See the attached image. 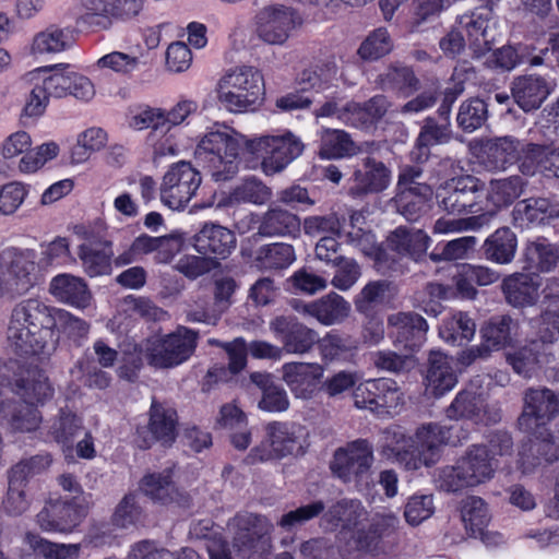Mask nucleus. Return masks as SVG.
<instances>
[{
  "mask_svg": "<svg viewBox=\"0 0 559 559\" xmlns=\"http://www.w3.org/2000/svg\"><path fill=\"white\" fill-rule=\"evenodd\" d=\"M11 390L21 401L0 402V420L5 419L14 432L35 431L43 420L38 406L51 400L55 392L46 372L37 365H20Z\"/></svg>",
  "mask_w": 559,
  "mask_h": 559,
  "instance_id": "nucleus-1",
  "label": "nucleus"
},
{
  "mask_svg": "<svg viewBox=\"0 0 559 559\" xmlns=\"http://www.w3.org/2000/svg\"><path fill=\"white\" fill-rule=\"evenodd\" d=\"M216 93L218 102L230 112L254 111L264 99V79L254 67H236L218 80Z\"/></svg>",
  "mask_w": 559,
  "mask_h": 559,
  "instance_id": "nucleus-2",
  "label": "nucleus"
},
{
  "mask_svg": "<svg viewBox=\"0 0 559 559\" xmlns=\"http://www.w3.org/2000/svg\"><path fill=\"white\" fill-rule=\"evenodd\" d=\"M243 138L233 130L206 133L195 148V159L209 169L216 181H226L238 171Z\"/></svg>",
  "mask_w": 559,
  "mask_h": 559,
  "instance_id": "nucleus-3",
  "label": "nucleus"
},
{
  "mask_svg": "<svg viewBox=\"0 0 559 559\" xmlns=\"http://www.w3.org/2000/svg\"><path fill=\"white\" fill-rule=\"evenodd\" d=\"M484 198L485 182L471 175L453 177L442 183L436 192L439 207L455 215L483 211Z\"/></svg>",
  "mask_w": 559,
  "mask_h": 559,
  "instance_id": "nucleus-4",
  "label": "nucleus"
},
{
  "mask_svg": "<svg viewBox=\"0 0 559 559\" xmlns=\"http://www.w3.org/2000/svg\"><path fill=\"white\" fill-rule=\"evenodd\" d=\"M148 421L135 428L133 442L140 450H150L155 443L170 448L178 437L179 416L177 409L155 397L148 409Z\"/></svg>",
  "mask_w": 559,
  "mask_h": 559,
  "instance_id": "nucleus-5",
  "label": "nucleus"
},
{
  "mask_svg": "<svg viewBox=\"0 0 559 559\" xmlns=\"http://www.w3.org/2000/svg\"><path fill=\"white\" fill-rule=\"evenodd\" d=\"M373 463V448L367 439H356L338 448L330 463L332 474L345 484L368 485Z\"/></svg>",
  "mask_w": 559,
  "mask_h": 559,
  "instance_id": "nucleus-6",
  "label": "nucleus"
},
{
  "mask_svg": "<svg viewBox=\"0 0 559 559\" xmlns=\"http://www.w3.org/2000/svg\"><path fill=\"white\" fill-rule=\"evenodd\" d=\"M145 0H81L78 23L91 32L108 31L114 22H129L143 11Z\"/></svg>",
  "mask_w": 559,
  "mask_h": 559,
  "instance_id": "nucleus-7",
  "label": "nucleus"
},
{
  "mask_svg": "<svg viewBox=\"0 0 559 559\" xmlns=\"http://www.w3.org/2000/svg\"><path fill=\"white\" fill-rule=\"evenodd\" d=\"M35 258L29 249L10 247L0 252V297L13 298L33 286Z\"/></svg>",
  "mask_w": 559,
  "mask_h": 559,
  "instance_id": "nucleus-8",
  "label": "nucleus"
},
{
  "mask_svg": "<svg viewBox=\"0 0 559 559\" xmlns=\"http://www.w3.org/2000/svg\"><path fill=\"white\" fill-rule=\"evenodd\" d=\"M556 331L542 322L538 335L528 340L523 346L507 354V361L515 373L532 378L534 373L555 359L554 344Z\"/></svg>",
  "mask_w": 559,
  "mask_h": 559,
  "instance_id": "nucleus-9",
  "label": "nucleus"
},
{
  "mask_svg": "<svg viewBox=\"0 0 559 559\" xmlns=\"http://www.w3.org/2000/svg\"><path fill=\"white\" fill-rule=\"evenodd\" d=\"M523 409L518 426L524 433H544L559 415V393L548 388H528L524 392Z\"/></svg>",
  "mask_w": 559,
  "mask_h": 559,
  "instance_id": "nucleus-10",
  "label": "nucleus"
},
{
  "mask_svg": "<svg viewBox=\"0 0 559 559\" xmlns=\"http://www.w3.org/2000/svg\"><path fill=\"white\" fill-rule=\"evenodd\" d=\"M198 345V333L182 328L163 338L148 342L145 358L154 368H173L187 361Z\"/></svg>",
  "mask_w": 559,
  "mask_h": 559,
  "instance_id": "nucleus-11",
  "label": "nucleus"
},
{
  "mask_svg": "<svg viewBox=\"0 0 559 559\" xmlns=\"http://www.w3.org/2000/svg\"><path fill=\"white\" fill-rule=\"evenodd\" d=\"M87 515V507L79 496L48 499L37 513L36 522L46 533H73Z\"/></svg>",
  "mask_w": 559,
  "mask_h": 559,
  "instance_id": "nucleus-12",
  "label": "nucleus"
},
{
  "mask_svg": "<svg viewBox=\"0 0 559 559\" xmlns=\"http://www.w3.org/2000/svg\"><path fill=\"white\" fill-rule=\"evenodd\" d=\"M33 319L37 317H11L8 341L19 356L43 354L48 338L53 334L55 317H47V322L40 324Z\"/></svg>",
  "mask_w": 559,
  "mask_h": 559,
  "instance_id": "nucleus-13",
  "label": "nucleus"
},
{
  "mask_svg": "<svg viewBox=\"0 0 559 559\" xmlns=\"http://www.w3.org/2000/svg\"><path fill=\"white\" fill-rule=\"evenodd\" d=\"M302 23L301 15L295 9L284 4L266 5L254 17L257 36L269 45L285 44L292 32Z\"/></svg>",
  "mask_w": 559,
  "mask_h": 559,
  "instance_id": "nucleus-14",
  "label": "nucleus"
},
{
  "mask_svg": "<svg viewBox=\"0 0 559 559\" xmlns=\"http://www.w3.org/2000/svg\"><path fill=\"white\" fill-rule=\"evenodd\" d=\"M357 408L378 415L391 414L403 402V394L395 380L390 378L368 379L357 384L353 392Z\"/></svg>",
  "mask_w": 559,
  "mask_h": 559,
  "instance_id": "nucleus-15",
  "label": "nucleus"
},
{
  "mask_svg": "<svg viewBox=\"0 0 559 559\" xmlns=\"http://www.w3.org/2000/svg\"><path fill=\"white\" fill-rule=\"evenodd\" d=\"M200 173L188 162L173 165L163 178L162 202L171 210L183 209L201 185Z\"/></svg>",
  "mask_w": 559,
  "mask_h": 559,
  "instance_id": "nucleus-16",
  "label": "nucleus"
},
{
  "mask_svg": "<svg viewBox=\"0 0 559 559\" xmlns=\"http://www.w3.org/2000/svg\"><path fill=\"white\" fill-rule=\"evenodd\" d=\"M253 153L262 157V169L266 175L282 171L304 151L301 141L286 133L284 135H265L251 143Z\"/></svg>",
  "mask_w": 559,
  "mask_h": 559,
  "instance_id": "nucleus-17",
  "label": "nucleus"
},
{
  "mask_svg": "<svg viewBox=\"0 0 559 559\" xmlns=\"http://www.w3.org/2000/svg\"><path fill=\"white\" fill-rule=\"evenodd\" d=\"M445 417L459 424L469 420L474 424H495L500 420L499 411L490 412L486 397L473 388L460 390L449 406L444 409Z\"/></svg>",
  "mask_w": 559,
  "mask_h": 559,
  "instance_id": "nucleus-18",
  "label": "nucleus"
},
{
  "mask_svg": "<svg viewBox=\"0 0 559 559\" xmlns=\"http://www.w3.org/2000/svg\"><path fill=\"white\" fill-rule=\"evenodd\" d=\"M467 437L468 430L464 429L460 424L447 426L437 423L421 425L414 435L431 465L439 461L442 445L456 447L466 440Z\"/></svg>",
  "mask_w": 559,
  "mask_h": 559,
  "instance_id": "nucleus-19",
  "label": "nucleus"
},
{
  "mask_svg": "<svg viewBox=\"0 0 559 559\" xmlns=\"http://www.w3.org/2000/svg\"><path fill=\"white\" fill-rule=\"evenodd\" d=\"M389 531L390 524L386 520L373 519L366 527L358 526L344 539L337 542L338 552L343 559H356L362 554H376Z\"/></svg>",
  "mask_w": 559,
  "mask_h": 559,
  "instance_id": "nucleus-20",
  "label": "nucleus"
},
{
  "mask_svg": "<svg viewBox=\"0 0 559 559\" xmlns=\"http://www.w3.org/2000/svg\"><path fill=\"white\" fill-rule=\"evenodd\" d=\"M390 180L391 170L385 164L371 155H366L355 166L348 192L353 198L379 193L388 188Z\"/></svg>",
  "mask_w": 559,
  "mask_h": 559,
  "instance_id": "nucleus-21",
  "label": "nucleus"
},
{
  "mask_svg": "<svg viewBox=\"0 0 559 559\" xmlns=\"http://www.w3.org/2000/svg\"><path fill=\"white\" fill-rule=\"evenodd\" d=\"M542 277L534 273L515 272L506 276L501 290L506 301L515 309L533 307L539 300Z\"/></svg>",
  "mask_w": 559,
  "mask_h": 559,
  "instance_id": "nucleus-22",
  "label": "nucleus"
},
{
  "mask_svg": "<svg viewBox=\"0 0 559 559\" xmlns=\"http://www.w3.org/2000/svg\"><path fill=\"white\" fill-rule=\"evenodd\" d=\"M382 454L393 459L405 469L416 471L421 466H432L414 436H406L402 431H393L386 437L382 447Z\"/></svg>",
  "mask_w": 559,
  "mask_h": 559,
  "instance_id": "nucleus-23",
  "label": "nucleus"
},
{
  "mask_svg": "<svg viewBox=\"0 0 559 559\" xmlns=\"http://www.w3.org/2000/svg\"><path fill=\"white\" fill-rule=\"evenodd\" d=\"M271 329L289 353H307L318 342L317 332L298 322L297 317H275Z\"/></svg>",
  "mask_w": 559,
  "mask_h": 559,
  "instance_id": "nucleus-24",
  "label": "nucleus"
},
{
  "mask_svg": "<svg viewBox=\"0 0 559 559\" xmlns=\"http://www.w3.org/2000/svg\"><path fill=\"white\" fill-rule=\"evenodd\" d=\"M457 383V377L449 357L441 352H431L424 378L425 395L439 399L450 392Z\"/></svg>",
  "mask_w": 559,
  "mask_h": 559,
  "instance_id": "nucleus-25",
  "label": "nucleus"
},
{
  "mask_svg": "<svg viewBox=\"0 0 559 559\" xmlns=\"http://www.w3.org/2000/svg\"><path fill=\"white\" fill-rule=\"evenodd\" d=\"M451 139L452 130L449 121L439 122L435 117L425 118L411 152L412 162L427 163L431 156V147L447 144Z\"/></svg>",
  "mask_w": 559,
  "mask_h": 559,
  "instance_id": "nucleus-26",
  "label": "nucleus"
},
{
  "mask_svg": "<svg viewBox=\"0 0 559 559\" xmlns=\"http://www.w3.org/2000/svg\"><path fill=\"white\" fill-rule=\"evenodd\" d=\"M323 371L319 364L286 362L283 379L296 397L311 399L319 389Z\"/></svg>",
  "mask_w": 559,
  "mask_h": 559,
  "instance_id": "nucleus-27",
  "label": "nucleus"
},
{
  "mask_svg": "<svg viewBox=\"0 0 559 559\" xmlns=\"http://www.w3.org/2000/svg\"><path fill=\"white\" fill-rule=\"evenodd\" d=\"M512 100L525 112L540 108L550 94L549 83L542 76L525 74L511 83Z\"/></svg>",
  "mask_w": 559,
  "mask_h": 559,
  "instance_id": "nucleus-28",
  "label": "nucleus"
},
{
  "mask_svg": "<svg viewBox=\"0 0 559 559\" xmlns=\"http://www.w3.org/2000/svg\"><path fill=\"white\" fill-rule=\"evenodd\" d=\"M300 217L281 205H271L259 219L258 235L296 239L300 236Z\"/></svg>",
  "mask_w": 559,
  "mask_h": 559,
  "instance_id": "nucleus-29",
  "label": "nucleus"
},
{
  "mask_svg": "<svg viewBox=\"0 0 559 559\" xmlns=\"http://www.w3.org/2000/svg\"><path fill=\"white\" fill-rule=\"evenodd\" d=\"M365 509L359 500L342 499L332 504L321 518L322 525L331 531L341 527L337 542L359 526Z\"/></svg>",
  "mask_w": 559,
  "mask_h": 559,
  "instance_id": "nucleus-30",
  "label": "nucleus"
},
{
  "mask_svg": "<svg viewBox=\"0 0 559 559\" xmlns=\"http://www.w3.org/2000/svg\"><path fill=\"white\" fill-rule=\"evenodd\" d=\"M236 246L235 234L218 224L205 223L194 236L195 249L206 255L215 254L219 259H226Z\"/></svg>",
  "mask_w": 559,
  "mask_h": 559,
  "instance_id": "nucleus-31",
  "label": "nucleus"
},
{
  "mask_svg": "<svg viewBox=\"0 0 559 559\" xmlns=\"http://www.w3.org/2000/svg\"><path fill=\"white\" fill-rule=\"evenodd\" d=\"M301 428L295 424L272 421L265 427L266 437L275 452V459L282 460L286 456H301L306 453L300 436L297 433Z\"/></svg>",
  "mask_w": 559,
  "mask_h": 559,
  "instance_id": "nucleus-32",
  "label": "nucleus"
},
{
  "mask_svg": "<svg viewBox=\"0 0 559 559\" xmlns=\"http://www.w3.org/2000/svg\"><path fill=\"white\" fill-rule=\"evenodd\" d=\"M462 521L471 537L479 538L486 545L491 544L496 539H501L499 533L490 534L487 526L490 521L488 507L480 497H468L462 506Z\"/></svg>",
  "mask_w": 559,
  "mask_h": 559,
  "instance_id": "nucleus-33",
  "label": "nucleus"
},
{
  "mask_svg": "<svg viewBox=\"0 0 559 559\" xmlns=\"http://www.w3.org/2000/svg\"><path fill=\"white\" fill-rule=\"evenodd\" d=\"M140 490L154 503L169 506L180 503L189 496L181 492L173 480L171 472L145 474L139 484Z\"/></svg>",
  "mask_w": 559,
  "mask_h": 559,
  "instance_id": "nucleus-34",
  "label": "nucleus"
},
{
  "mask_svg": "<svg viewBox=\"0 0 559 559\" xmlns=\"http://www.w3.org/2000/svg\"><path fill=\"white\" fill-rule=\"evenodd\" d=\"M49 292L58 300L80 310L86 309L93 299L86 283L72 274L55 276L50 282Z\"/></svg>",
  "mask_w": 559,
  "mask_h": 559,
  "instance_id": "nucleus-35",
  "label": "nucleus"
},
{
  "mask_svg": "<svg viewBox=\"0 0 559 559\" xmlns=\"http://www.w3.org/2000/svg\"><path fill=\"white\" fill-rule=\"evenodd\" d=\"M377 86L384 92H393L409 97L420 90V80L411 67L400 63L390 64L376 79Z\"/></svg>",
  "mask_w": 559,
  "mask_h": 559,
  "instance_id": "nucleus-36",
  "label": "nucleus"
},
{
  "mask_svg": "<svg viewBox=\"0 0 559 559\" xmlns=\"http://www.w3.org/2000/svg\"><path fill=\"white\" fill-rule=\"evenodd\" d=\"M396 329L394 344L405 350L416 352L426 341L428 323L425 317H388Z\"/></svg>",
  "mask_w": 559,
  "mask_h": 559,
  "instance_id": "nucleus-37",
  "label": "nucleus"
},
{
  "mask_svg": "<svg viewBox=\"0 0 559 559\" xmlns=\"http://www.w3.org/2000/svg\"><path fill=\"white\" fill-rule=\"evenodd\" d=\"M250 381L261 391L260 409L269 413H282L289 407L287 393L281 384L275 382L273 374L251 372Z\"/></svg>",
  "mask_w": 559,
  "mask_h": 559,
  "instance_id": "nucleus-38",
  "label": "nucleus"
},
{
  "mask_svg": "<svg viewBox=\"0 0 559 559\" xmlns=\"http://www.w3.org/2000/svg\"><path fill=\"white\" fill-rule=\"evenodd\" d=\"M235 521L237 532L234 536V548L242 559H250L263 537L260 528L261 516L254 513L238 514Z\"/></svg>",
  "mask_w": 559,
  "mask_h": 559,
  "instance_id": "nucleus-39",
  "label": "nucleus"
},
{
  "mask_svg": "<svg viewBox=\"0 0 559 559\" xmlns=\"http://www.w3.org/2000/svg\"><path fill=\"white\" fill-rule=\"evenodd\" d=\"M461 469H464L469 478V484L476 486L485 483L493 476L495 468L489 450L484 444H473L465 455L459 459Z\"/></svg>",
  "mask_w": 559,
  "mask_h": 559,
  "instance_id": "nucleus-40",
  "label": "nucleus"
},
{
  "mask_svg": "<svg viewBox=\"0 0 559 559\" xmlns=\"http://www.w3.org/2000/svg\"><path fill=\"white\" fill-rule=\"evenodd\" d=\"M430 238L421 229L399 227L388 238L389 247L400 254L418 260L427 250Z\"/></svg>",
  "mask_w": 559,
  "mask_h": 559,
  "instance_id": "nucleus-41",
  "label": "nucleus"
},
{
  "mask_svg": "<svg viewBox=\"0 0 559 559\" xmlns=\"http://www.w3.org/2000/svg\"><path fill=\"white\" fill-rule=\"evenodd\" d=\"M433 190L430 185H416L412 189L399 190L393 201L397 212L407 221L415 222L425 212Z\"/></svg>",
  "mask_w": 559,
  "mask_h": 559,
  "instance_id": "nucleus-42",
  "label": "nucleus"
},
{
  "mask_svg": "<svg viewBox=\"0 0 559 559\" xmlns=\"http://www.w3.org/2000/svg\"><path fill=\"white\" fill-rule=\"evenodd\" d=\"M272 199V189L261 180L250 177L237 186L226 198L217 203L218 207L231 206L239 203L263 205Z\"/></svg>",
  "mask_w": 559,
  "mask_h": 559,
  "instance_id": "nucleus-43",
  "label": "nucleus"
},
{
  "mask_svg": "<svg viewBox=\"0 0 559 559\" xmlns=\"http://www.w3.org/2000/svg\"><path fill=\"white\" fill-rule=\"evenodd\" d=\"M515 234L508 227L498 228L483 245L485 258L498 264L510 263L516 252Z\"/></svg>",
  "mask_w": 559,
  "mask_h": 559,
  "instance_id": "nucleus-44",
  "label": "nucleus"
},
{
  "mask_svg": "<svg viewBox=\"0 0 559 559\" xmlns=\"http://www.w3.org/2000/svg\"><path fill=\"white\" fill-rule=\"evenodd\" d=\"M528 269L538 272H550L559 264V245L551 243L546 238L530 241L524 250Z\"/></svg>",
  "mask_w": 559,
  "mask_h": 559,
  "instance_id": "nucleus-45",
  "label": "nucleus"
},
{
  "mask_svg": "<svg viewBox=\"0 0 559 559\" xmlns=\"http://www.w3.org/2000/svg\"><path fill=\"white\" fill-rule=\"evenodd\" d=\"M83 429V419L68 407H61L47 428L48 437L63 447H72Z\"/></svg>",
  "mask_w": 559,
  "mask_h": 559,
  "instance_id": "nucleus-46",
  "label": "nucleus"
},
{
  "mask_svg": "<svg viewBox=\"0 0 559 559\" xmlns=\"http://www.w3.org/2000/svg\"><path fill=\"white\" fill-rule=\"evenodd\" d=\"M518 331V322L512 317H490L480 329V336L486 346L500 349L510 346Z\"/></svg>",
  "mask_w": 559,
  "mask_h": 559,
  "instance_id": "nucleus-47",
  "label": "nucleus"
},
{
  "mask_svg": "<svg viewBox=\"0 0 559 559\" xmlns=\"http://www.w3.org/2000/svg\"><path fill=\"white\" fill-rule=\"evenodd\" d=\"M103 245L104 249H98L94 242H84L79 247V258L85 273L91 277L111 273V251H106V248L111 247V242L104 241Z\"/></svg>",
  "mask_w": 559,
  "mask_h": 559,
  "instance_id": "nucleus-48",
  "label": "nucleus"
},
{
  "mask_svg": "<svg viewBox=\"0 0 559 559\" xmlns=\"http://www.w3.org/2000/svg\"><path fill=\"white\" fill-rule=\"evenodd\" d=\"M359 152L360 150L345 131L326 129L321 134L319 155L322 158H342Z\"/></svg>",
  "mask_w": 559,
  "mask_h": 559,
  "instance_id": "nucleus-49",
  "label": "nucleus"
},
{
  "mask_svg": "<svg viewBox=\"0 0 559 559\" xmlns=\"http://www.w3.org/2000/svg\"><path fill=\"white\" fill-rule=\"evenodd\" d=\"M296 259L292 245L276 242L260 247L254 257L257 266L262 270H282L289 266Z\"/></svg>",
  "mask_w": 559,
  "mask_h": 559,
  "instance_id": "nucleus-50",
  "label": "nucleus"
},
{
  "mask_svg": "<svg viewBox=\"0 0 559 559\" xmlns=\"http://www.w3.org/2000/svg\"><path fill=\"white\" fill-rule=\"evenodd\" d=\"M523 141L514 136L496 138L487 145V162L495 169H506L519 159Z\"/></svg>",
  "mask_w": 559,
  "mask_h": 559,
  "instance_id": "nucleus-51",
  "label": "nucleus"
},
{
  "mask_svg": "<svg viewBox=\"0 0 559 559\" xmlns=\"http://www.w3.org/2000/svg\"><path fill=\"white\" fill-rule=\"evenodd\" d=\"M526 182L520 176H511L500 180H492L490 188H485V198L496 207L508 206L513 203L524 191Z\"/></svg>",
  "mask_w": 559,
  "mask_h": 559,
  "instance_id": "nucleus-52",
  "label": "nucleus"
},
{
  "mask_svg": "<svg viewBox=\"0 0 559 559\" xmlns=\"http://www.w3.org/2000/svg\"><path fill=\"white\" fill-rule=\"evenodd\" d=\"M513 213L515 218L543 224L547 218L559 216V209L549 199L528 198L518 202Z\"/></svg>",
  "mask_w": 559,
  "mask_h": 559,
  "instance_id": "nucleus-53",
  "label": "nucleus"
},
{
  "mask_svg": "<svg viewBox=\"0 0 559 559\" xmlns=\"http://www.w3.org/2000/svg\"><path fill=\"white\" fill-rule=\"evenodd\" d=\"M475 331L476 324L471 317H447L439 325V336L450 345L467 344Z\"/></svg>",
  "mask_w": 559,
  "mask_h": 559,
  "instance_id": "nucleus-54",
  "label": "nucleus"
},
{
  "mask_svg": "<svg viewBox=\"0 0 559 559\" xmlns=\"http://www.w3.org/2000/svg\"><path fill=\"white\" fill-rule=\"evenodd\" d=\"M488 119V105L479 97L464 100L459 108L456 122L464 132H473L485 124Z\"/></svg>",
  "mask_w": 559,
  "mask_h": 559,
  "instance_id": "nucleus-55",
  "label": "nucleus"
},
{
  "mask_svg": "<svg viewBox=\"0 0 559 559\" xmlns=\"http://www.w3.org/2000/svg\"><path fill=\"white\" fill-rule=\"evenodd\" d=\"M394 295V287L388 281L380 280L368 283L355 298L359 312L371 311L376 306L389 300Z\"/></svg>",
  "mask_w": 559,
  "mask_h": 559,
  "instance_id": "nucleus-56",
  "label": "nucleus"
},
{
  "mask_svg": "<svg viewBox=\"0 0 559 559\" xmlns=\"http://www.w3.org/2000/svg\"><path fill=\"white\" fill-rule=\"evenodd\" d=\"M72 43L73 37L69 28L51 25L35 36L33 50L39 53L59 52L69 48Z\"/></svg>",
  "mask_w": 559,
  "mask_h": 559,
  "instance_id": "nucleus-57",
  "label": "nucleus"
},
{
  "mask_svg": "<svg viewBox=\"0 0 559 559\" xmlns=\"http://www.w3.org/2000/svg\"><path fill=\"white\" fill-rule=\"evenodd\" d=\"M526 435L530 441L528 451L533 456L531 462L533 466H538L543 463H554L559 460V447L556 444L550 429H547V435Z\"/></svg>",
  "mask_w": 559,
  "mask_h": 559,
  "instance_id": "nucleus-58",
  "label": "nucleus"
},
{
  "mask_svg": "<svg viewBox=\"0 0 559 559\" xmlns=\"http://www.w3.org/2000/svg\"><path fill=\"white\" fill-rule=\"evenodd\" d=\"M459 25L467 35L469 45L474 48L475 53L480 56L489 50V40L487 39L488 21L480 15L469 14L463 15L459 20Z\"/></svg>",
  "mask_w": 559,
  "mask_h": 559,
  "instance_id": "nucleus-59",
  "label": "nucleus"
},
{
  "mask_svg": "<svg viewBox=\"0 0 559 559\" xmlns=\"http://www.w3.org/2000/svg\"><path fill=\"white\" fill-rule=\"evenodd\" d=\"M131 559H203L194 549L183 548L177 557L165 548H157L155 542L144 539L132 546Z\"/></svg>",
  "mask_w": 559,
  "mask_h": 559,
  "instance_id": "nucleus-60",
  "label": "nucleus"
},
{
  "mask_svg": "<svg viewBox=\"0 0 559 559\" xmlns=\"http://www.w3.org/2000/svg\"><path fill=\"white\" fill-rule=\"evenodd\" d=\"M393 44L388 31L383 27L374 29L358 48L361 59L373 61L390 53Z\"/></svg>",
  "mask_w": 559,
  "mask_h": 559,
  "instance_id": "nucleus-61",
  "label": "nucleus"
},
{
  "mask_svg": "<svg viewBox=\"0 0 559 559\" xmlns=\"http://www.w3.org/2000/svg\"><path fill=\"white\" fill-rule=\"evenodd\" d=\"M324 510V502L322 500H314L308 504L300 506L295 510L284 513L278 521V526L287 532L292 531V528L302 525L306 522L323 514Z\"/></svg>",
  "mask_w": 559,
  "mask_h": 559,
  "instance_id": "nucleus-62",
  "label": "nucleus"
},
{
  "mask_svg": "<svg viewBox=\"0 0 559 559\" xmlns=\"http://www.w3.org/2000/svg\"><path fill=\"white\" fill-rule=\"evenodd\" d=\"M142 516V508L136 502V497L133 493L126 495L116 507L112 515L111 523L118 528H128L135 525Z\"/></svg>",
  "mask_w": 559,
  "mask_h": 559,
  "instance_id": "nucleus-63",
  "label": "nucleus"
},
{
  "mask_svg": "<svg viewBox=\"0 0 559 559\" xmlns=\"http://www.w3.org/2000/svg\"><path fill=\"white\" fill-rule=\"evenodd\" d=\"M27 539L33 550L44 559H71L75 546L56 544L39 535L28 533Z\"/></svg>",
  "mask_w": 559,
  "mask_h": 559,
  "instance_id": "nucleus-64",
  "label": "nucleus"
}]
</instances>
